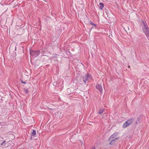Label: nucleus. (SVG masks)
<instances>
[{
	"mask_svg": "<svg viewBox=\"0 0 149 149\" xmlns=\"http://www.w3.org/2000/svg\"><path fill=\"white\" fill-rule=\"evenodd\" d=\"M104 109H100L99 110V114H102V113L104 111Z\"/></svg>",
	"mask_w": 149,
	"mask_h": 149,
	"instance_id": "nucleus-8",
	"label": "nucleus"
},
{
	"mask_svg": "<svg viewBox=\"0 0 149 149\" xmlns=\"http://www.w3.org/2000/svg\"><path fill=\"white\" fill-rule=\"evenodd\" d=\"M96 88L100 92H102V88L101 85L97 84L96 85Z\"/></svg>",
	"mask_w": 149,
	"mask_h": 149,
	"instance_id": "nucleus-6",
	"label": "nucleus"
},
{
	"mask_svg": "<svg viewBox=\"0 0 149 149\" xmlns=\"http://www.w3.org/2000/svg\"><path fill=\"white\" fill-rule=\"evenodd\" d=\"M22 83L24 84H25L26 83V82H24L22 81Z\"/></svg>",
	"mask_w": 149,
	"mask_h": 149,
	"instance_id": "nucleus-13",
	"label": "nucleus"
},
{
	"mask_svg": "<svg viewBox=\"0 0 149 149\" xmlns=\"http://www.w3.org/2000/svg\"><path fill=\"white\" fill-rule=\"evenodd\" d=\"M118 139V138L116 137V134L114 133L109 138V141H110L109 144L112 145L115 143L116 141Z\"/></svg>",
	"mask_w": 149,
	"mask_h": 149,
	"instance_id": "nucleus-2",
	"label": "nucleus"
},
{
	"mask_svg": "<svg viewBox=\"0 0 149 149\" xmlns=\"http://www.w3.org/2000/svg\"><path fill=\"white\" fill-rule=\"evenodd\" d=\"M6 142V141H3L1 143V146H2L4 144H5Z\"/></svg>",
	"mask_w": 149,
	"mask_h": 149,
	"instance_id": "nucleus-11",
	"label": "nucleus"
},
{
	"mask_svg": "<svg viewBox=\"0 0 149 149\" xmlns=\"http://www.w3.org/2000/svg\"><path fill=\"white\" fill-rule=\"evenodd\" d=\"M133 120L132 118L128 120L124 123L123 125V128H126L132 123Z\"/></svg>",
	"mask_w": 149,
	"mask_h": 149,
	"instance_id": "nucleus-4",
	"label": "nucleus"
},
{
	"mask_svg": "<svg viewBox=\"0 0 149 149\" xmlns=\"http://www.w3.org/2000/svg\"><path fill=\"white\" fill-rule=\"evenodd\" d=\"M53 85L54 86H56V82L54 83V84H53Z\"/></svg>",
	"mask_w": 149,
	"mask_h": 149,
	"instance_id": "nucleus-14",
	"label": "nucleus"
},
{
	"mask_svg": "<svg viewBox=\"0 0 149 149\" xmlns=\"http://www.w3.org/2000/svg\"><path fill=\"white\" fill-rule=\"evenodd\" d=\"M24 91L26 93H27L28 92H29V91L28 89H25L24 90Z\"/></svg>",
	"mask_w": 149,
	"mask_h": 149,
	"instance_id": "nucleus-12",
	"label": "nucleus"
},
{
	"mask_svg": "<svg viewBox=\"0 0 149 149\" xmlns=\"http://www.w3.org/2000/svg\"><path fill=\"white\" fill-rule=\"evenodd\" d=\"M92 78L91 76L89 74H86L83 77V81L86 84L87 82L88 81L89 79H91Z\"/></svg>",
	"mask_w": 149,
	"mask_h": 149,
	"instance_id": "nucleus-5",
	"label": "nucleus"
},
{
	"mask_svg": "<svg viewBox=\"0 0 149 149\" xmlns=\"http://www.w3.org/2000/svg\"><path fill=\"white\" fill-rule=\"evenodd\" d=\"M1 123V122H0V123Z\"/></svg>",
	"mask_w": 149,
	"mask_h": 149,
	"instance_id": "nucleus-16",
	"label": "nucleus"
},
{
	"mask_svg": "<svg viewBox=\"0 0 149 149\" xmlns=\"http://www.w3.org/2000/svg\"><path fill=\"white\" fill-rule=\"evenodd\" d=\"M90 24L92 25H93L94 26H95V27H96V25L94 24L93 22H91L90 23Z\"/></svg>",
	"mask_w": 149,
	"mask_h": 149,
	"instance_id": "nucleus-10",
	"label": "nucleus"
},
{
	"mask_svg": "<svg viewBox=\"0 0 149 149\" xmlns=\"http://www.w3.org/2000/svg\"><path fill=\"white\" fill-rule=\"evenodd\" d=\"M95 148L94 147H93L91 149H95Z\"/></svg>",
	"mask_w": 149,
	"mask_h": 149,
	"instance_id": "nucleus-15",
	"label": "nucleus"
},
{
	"mask_svg": "<svg viewBox=\"0 0 149 149\" xmlns=\"http://www.w3.org/2000/svg\"><path fill=\"white\" fill-rule=\"evenodd\" d=\"M36 131L35 130H33L32 131V132L31 133V138L33 136V137H34L36 135Z\"/></svg>",
	"mask_w": 149,
	"mask_h": 149,
	"instance_id": "nucleus-7",
	"label": "nucleus"
},
{
	"mask_svg": "<svg viewBox=\"0 0 149 149\" xmlns=\"http://www.w3.org/2000/svg\"><path fill=\"white\" fill-rule=\"evenodd\" d=\"M99 4L100 5V6L99 7L100 9V10H102L103 8L104 7V4L102 3H99Z\"/></svg>",
	"mask_w": 149,
	"mask_h": 149,
	"instance_id": "nucleus-9",
	"label": "nucleus"
},
{
	"mask_svg": "<svg viewBox=\"0 0 149 149\" xmlns=\"http://www.w3.org/2000/svg\"><path fill=\"white\" fill-rule=\"evenodd\" d=\"M40 53L39 50L37 51H30V54L31 56L33 57H36L39 56Z\"/></svg>",
	"mask_w": 149,
	"mask_h": 149,
	"instance_id": "nucleus-3",
	"label": "nucleus"
},
{
	"mask_svg": "<svg viewBox=\"0 0 149 149\" xmlns=\"http://www.w3.org/2000/svg\"><path fill=\"white\" fill-rule=\"evenodd\" d=\"M141 24L142 26V28L143 32L147 36L149 37V29L146 22V21H142Z\"/></svg>",
	"mask_w": 149,
	"mask_h": 149,
	"instance_id": "nucleus-1",
	"label": "nucleus"
}]
</instances>
